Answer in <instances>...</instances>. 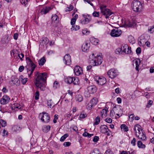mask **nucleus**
<instances>
[{"mask_svg":"<svg viewBox=\"0 0 154 154\" xmlns=\"http://www.w3.org/2000/svg\"><path fill=\"white\" fill-rule=\"evenodd\" d=\"M90 63L94 66H98L100 65L103 59L101 56L96 53H93L89 56Z\"/></svg>","mask_w":154,"mask_h":154,"instance_id":"obj_2","label":"nucleus"},{"mask_svg":"<svg viewBox=\"0 0 154 154\" xmlns=\"http://www.w3.org/2000/svg\"><path fill=\"white\" fill-rule=\"evenodd\" d=\"M63 60L65 61V64L69 65L71 64V57L69 54H66L63 57Z\"/></svg>","mask_w":154,"mask_h":154,"instance_id":"obj_16","label":"nucleus"},{"mask_svg":"<svg viewBox=\"0 0 154 154\" xmlns=\"http://www.w3.org/2000/svg\"><path fill=\"white\" fill-rule=\"evenodd\" d=\"M9 83L11 86H14V85L18 86L20 85V81L18 78L14 77L12 78L11 81H9Z\"/></svg>","mask_w":154,"mask_h":154,"instance_id":"obj_13","label":"nucleus"},{"mask_svg":"<svg viewBox=\"0 0 154 154\" xmlns=\"http://www.w3.org/2000/svg\"><path fill=\"white\" fill-rule=\"evenodd\" d=\"M72 83L74 85H79V79L77 77H74Z\"/></svg>","mask_w":154,"mask_h":154,"instance_id":"obj_35","label":"nucleus"},{"mask_svg":"<svg viewBox=\"0 0 154 154\" xmlns=\"http://www.w3.org/2000/svg\"><path fill=\"white\" fill-rule=\"evenodd\" d=\"M146 42V40L144 38H141L140 41L139 42V44L140 46H143L145 44Z\"/></svg>","mask_w":154,"mask_h":154,"instance_id":"obj_37","label":"nucleus"},{"mask_svg":"<svg viewBox=\"0 0 154 154\" xmlns=\"http://www.w3.org/2000/svg\"><path fill=\"white\" fill-rule=\"evenodd\" d=\"M58 118V115L55 114L54 116V119L53 120V122L54 123H55L57 122V119Z\"/></svg>","mask_w":154,"mask_h":154,"instance_id":"obj_54","label":"nucleus"},{"mask_svg":"<svg viewBox=\"0 0 154 154\" xmlns=\"http://www.w3.org/2000/svg\"><path fill=\"white\" fill-rule=\"evenodd\" d=\"M148 31L151 33H153L154 32V26H151L150 29H148Z\"/></svg>","mask_w":154,"mask_h":154,"instance_id":"obj_52","label":"nucleus"},{"mask_svg":"<svg viewBox=\"0 0 154 154\" xmlns=\"http://www.w3.org/2000/svg\"><path fill=\"white\" fill-rule=\"evenodd\" d=\"M153 102L151 100H149L148 101V103H147V104L146 105V107L147 108H149L151 106V105L152 104Z\"/></svg>","mask_w":154,"mask_h":154,"instance_id":"obj_49","label":"nucleus"},{"mask_svg":"<svg viewBox=\"0 0 154 154\" xmlns=\"http://www.w3.org/2000/svg\"><path fill=\"white\" fill-rule=\"evenodd\" d=\"M84 19L80 20V22L82 24H85L89 23L91 20V16L87 14H83Z\"/></svg>","mask_w":154,"mask_h":154,"instance_id":"obj_8","label":"nucleus"},{"mask_svg":"<svg viewBox=\"0 0 154 154\" xmlns=\"http://www.w3.org/2000/svg\"><path fill=\"white\" fill-rule=\"evenodd\" d=\"M99 12L96 11H94L92 14L93 16L94 17H98L99 16Z\"/></svg>","mask_w":154,"mask_h":154,"instance_id":"obj_44","label":"nucleus"},{"mask_svg":"<svg viewBox=\"0 0 154 154\" xmlns=\"http://www.w3.org/2000/svg\"><path fill=\"white\" fill-rule=\"evenodd\" d=\"M89 33V32L86 30H84L82 31V33L85 35H87Z\"/></svg>","mask_w":154,"mask_h":154,"instance_id":"obj_62","label":"nucleus"},{"mask_svg":"<svg viewBox=\"0 0 154 154\" xmlns=\"http://www.w3.org/2000/svg\"><path fill=\"white\" fill-rule=\"evenodd\" d=\"M87 91L85 93V97H90V94H93L96 91V88L94 85L90 86L87 88Z\"/></svg>","mask_w":154,"mask_h":154,"instance_id":"obj_7","label":"nucleus"},{"mask_svg":"<svg viewBox=\"0 0 154 154\" xmlns=\"http://www.w3.org/2000/svg\"><path fill=\"white\" fill-rule=\"evenodd\" d=\"M115 109H116V107L115 106L113 108V110L110 111V116L111 118L113 117L114 116V114L115 113L114 110H115Z\"/></svg>","mask_w":154,"mask_h":154,"instance_id":"obj_43","label":"nucleus"},{"mask_svg":"<svg viewBox=\"0 0 154 154\" xmlns=\"http://www.w3.org/2000/svg\"><path fill=\"white\" fill-rule=\"evenodd\" d=\"M26 60L27 64V66H26V68L27 69V72L28 73V77H30L31 75L33 73L36 66L29 57H26Z\"/></svg>","mask_w":154,"mask_h":154,"instance_id":"obj_3","label":"nucleus"},{"mask_svg":"<svg viewBox=\"0 0 154 154\" xmlns=\"http://www.w3.org/2000/svg\"><path fill=\"white\" fill-rule=\"evenodd\" d=\"M69 136L68 134H65L63 136L61 137L60 140L61 142L65 140L67 137Z\"/></svg>","mask_w":154,"mask_h":154,"instance_id":"obj_38","label":"nucleus"},{"mask_svg":"<svg viewBox=\"0 0 154 154\" xmlns=\"http://www.w3.org/2000/svg\"><path fill=\"white\" fill-rule=\"evenodd\" d=\"M20 79L21 80L22 84H25L27 81V78H24L23 75H21L20 76Z\"/></svg>","mask_w":154,"mask_h":154,"instance_id":"obj_30","label":"nucleus"},{"mask_svg":"<svg viewBox=\"0 0 154 154\" xmlns=\"http://www.w3.org/2000/svg\"><path fill=\"white\" fill-rule=\"evenodd\" d=\"M99 139V137L98 136H95L94 137L93 140V142H96L98 141Z\"/></svg>","mask_w":154,"mask_h":154,"instance_id":"obj_56","label":"nucleus"},{"mask_svg":"<svg viewBox=\"0 0 154 154\" xmlns=\"http://www.w3.org/2000/svg\"><path fill=\"white\" fill-rule=\"evenodd\" d=\"M73 77L68 76L65 79V81L67 83L71 84L73 82Z\"/></svg>","mask_w":154,"mask_h":154,"instance_id":"obj_25","label":"nucleus"},{"mask_svg":"<svg viewBox=\"0 0 154 154\" xmlns=\"http://www.w3.org/2000/svg\"><path fill=\"white\" fill-rule=\"evenodd\" d=\"M121 128L122 130L124 131H127L128 130V127L125 124H122L121 126Z\"/></svg>","mask_w":154,"mask_h":154,"instance_id":"obj_34","label":"nucleus"},{"mask_svg":"<svg viewBox=\"0 0 154 154\" xmlns=\"http://www.w3.org/2000/svg\"><path fill=\"white\" fill-rule=\"evenodd\" d=\"M5 26V22L3 20L0 22V28H2Z\"/></svg>","mask_w":154,"mask_h":154,"instance_id":"obj_46","label":"nucleus"},{"mask_svg":"<svg viewBox=\"0 0 154 154\" xmlns=\"http://www.w3.org/2000/svg\"><path fill=\"white\" fill-rule=\"evenodd\" d=\"M39 92L38 91H37L35 93V100H38L39 99Z\"/></svg>","mask_w":154,"mask_h":154,"instance_id":"obj_53","label":"nucleus"},{"mask_svg":"<svg viewBox=\"0 0 154 154\" xmlns=\"http://www.w3.org/2000/svg\"><path fill=\"white\" fill-rule=\"evenodd\" d=\"M0 123L2 127H5L6 126L7 123L5 121L1 119L0 120Z\"/></svg>","mask_w":154,"mask_h":154,"instance_id":"obj_42","label":"nucleus"},{"mask_svg":"<svg viewBox=\"0 0 154 154\" xmlns=\"http://www.w3.org/2000/svg\"><path fill=\"white\" fill-rule=\"evenodd\" d=\"M9 100L10 98L7 96H4L0 100V103L2 104H6L8 103Z\"/></svg>","mask_w":154,"mask_h":154,"instance_id":"obj_19","label":"nucleus"},{"mask_svg":"<svg viewBox=\"0 0 154 154\" xmlns=\"http://www.w3.org/2000/svg\"><path fill=\"white\" fill-rule=\"evenodd\" d=\"M28 0H20V2L21 3L24 5L25 6H26L27 4Z\"/></svg>","mask_w":154,"mask_h":154,"instance_id":"obj_45","label":"nucleus"},{"mask_svg":"<svg viewBox=\"0 0 154 154\" xmlns=\"http://www.w3.org/2000/svg\"><path fill=\"white\" fill-rule=\"evenodd\" d=\"M24 69V67L23 66H21L19 68V71L20 72H22L23 71Z\"/></svg>","mask_w":154,"mask_h":154,"instance_id":"obj_64","label":"nucleus"},{"mask_svg":"<svg viewBox=\"0 0 154 154\" xmlns=\"http://www.w3.org/2000/svg\"><path fill=\"white\" fill-rule=\"evenodd\" d=\"M115 53L117 54H123V48H122V46L121 48H118L116 49L115 51Z\"/></svg>","mask_w":154,"mask_h":154,"instance_id":"obj_29","label":"nucleus"},{"mask_svg":"<svg viewBox=\"0 0 154 154\" xmlns=\"http://www.w3.org/2000/svg\"><path fill=\"white\" fill-rule=\"evenodd\" d=\"M60 85L59 83L57 81H55L54 83V88L56 89L59 87Z\"/></svg>","mask_w":154,"mask_h":154,"instance_id":"obj_41","label":"nucleus"},{"mask_svg":"<svg viewBox=\"0 0 154 154\" xmlns=\"http://www.w3.org/2000/svg\"><path fill=\"white\" fill-rule=\"evenodd\" d=\"M90 103L92 104L94 106L97 104V99L96 98H94L91 100Z\"/></svg>","mask_w":154,"mask_h":154,"instance_id":"obj_32","label":"nucleus"},{"mask_svg":"<svg viewBox=\"0 0 154 154\" xmlns=\"http://www.w3.org/2000/svg\"><path fill=\"white\" fill-rule=\"evenodd\" d=\"M90 47V44L86 42L82 45L81 47L82 50L84 52H87L89 51Z\"/></svg>","mask_w":154,"mask_h":154,"instance_id":"obj_17","label":"nucleus"},{"mask_svg":"<svg viewBox=\"0 0 154 154\" xmlns=\"http://www.w3.org/2000/svg\"><path fill=\"white\" fill-rule=\"evenodd\" d=\"M93 106H94L92 104L90 103H89L87 105L86 108L90 110L92 108Z\"/></svg>","mask_w":154,"mask_h":154,"instance_id":"obj_47","label":"nucleus"},{"mask_svg":"<svg viewBox=\"0 0 154 154\" xmlns=\"http://www.w3.org/2000/svg\"><path fill=\"white\" fill-rule=\"evenodd\" d=\"M80 29V26L77 25L72 26L71 28L72 31L75 30L76 31L79 30Z\"/></svg>","mask_w":154,"mask_h":154,"instance_id":"obj_39","label":"nucleus"},{"mask_svg":"<svg viewBox=\"0 0 154 154\" xmlns=\"http://www.w3.org/2000/svg\"><path fill=\"white\" fill-rule=\"evenodd\" d=\"M107 111L108 109L106 107L100 112V114L102 117H105L106 116Z\"/></svg>","mask_w":154,"mask_h":154,"instance_id":"obj_23","label":"nucleus"},{"mask_svg":"<svg viewBox=\"0 0 154 154\" xmlns=\"http://www.w3.org/2000/svg\"><path fill=\"white\" fill-rule=\"evenodd\" d=\"M137 146L139 148H145V145L143 144L142 142L140 141H138L137 142Z\"/></svg>","mask_w":154,"mask_h":154,"instance_id":"obj_31","label":"nucleus"},{"mask_svg":"<svg viewBox=\"0 0 154 154\" xmlns=\"http://www.w3.org/2000/svg\"><path fill=\"white\" fill-rule=\"evenodd\" d=\"M51 126L49 125H44L42 127L43 131L45 133H47L50 130Z\"/></svg>","mask_w":154,"mask_h":154,"instance_id":"obj_27","label":"nucleus"},{"mask_svg":"<svg viewBox=\"0 0 154 154\" xmlns=\"http://www.w3.org/2000/svg\"><path fill=\"white\" fill-rule=\"evenodd\" d=\"M90 40L91 42L93 44L95 45H97L98 43V40L93 37H91L90 38Z\"/></svg>","mask_w":154,"mask_h":154,"instance_id":"obj_24","label":"nucleus"},{"mask_svg":"<svg viewBox=\"0 0 154 154\" xmlns=\"http://www.w3.org/2000/svg\"><path fill=\"white\" fill-rule=\"evenodd\" d=\"M120 154H130V153L129 151H123L121 152Z\"/></svg>","mask_w":154,"mask_h":154,"instance_id":"obj_59","label":"nucleus"},{"mask_svg":"<svg viewBox=\"0 0 154 154\" xmlns=\"http://www.w3.org/2000/svg\"><path fill=\"white\" fill-rule=\"evenodd\" d=\"M52 23L54 22L57 23L59 21L58 16L56 14H53L51 17Z\"/></svg>","mask_w":154,"mask_h":154,"instance_id":"obj_22","label":"nucleus"},{"mask_svg":"<svg viewBox=\"0 0 154 154\" xmlns=\"http://www.w3.org/2000/svg\"><path fill=\"white\" fill-rule=\"evenodd\" d=\"M100 117L99 116H97V117L95 119V122H94V125H98L99 124V122L100 121Z\"/></svg>","mask_w":154,"mask_h":154,"instance_id":"obj_40","label":"nucleus"},{"mask_svg":"<svg viewBox=\"0 0 154 154\" xmlns=\"http://www.w3.org/2000/svg\"><path fill=\"white\" fill-rule=\"evenodd\" d=\"M52 101L51 100H50L47 101V105L50 108H51L52 106Z\"/></svg>","mask_w":154,"mask_h":154,"instance_id":"obj_48","label":"nucleus"},{"mask_svg":"<svg viewBox=\"0 0 154 154\" xmlns=\"http://www.w3.org/2000/svg\"><path fill=\"white\" fill-rule=\"evenodd\" d=\"M38 118L42 122L45 123H48L50 120L49 115L48 113L45 112L40 113L39 115Z\"/></svg>","mask_w":154,"mask_h":154,"instance_id":"obj_5","label":"nucleus"},{"mask_svg":"<svg viewBox=\"0 0 154 154\" xmlns=\"http://www.w3.org/2000/svg\"><path fill=\"white\" fill-rule=\"evenodd\" d=\"M75 99L76 101L80 102L83 100V98L81 95L78 94L76 95Z\"/></svg>","mask_w":154,"mask_h":154,"instance_id":"obj_33","label":"nucleus"},{"mask_svg":"<svg viewBox=\"0 0 154 154\" xmlns=\"http://www.w3.org/2000/svg\"><path fill=\"white\" fill-rule=\"evenodd\" d=\"M131 8L134 11L138 12L141 11L142 6L140 2L137 0H134L132 3Z\"/></svg>","mask_w":154,"mask_h":154,"instance_id":"obj_4","label":"nucleus"},{"mask_svg":"<svg viewBox=\"0 0 154 154\" xmlns=\"http://www.w3.org/2000/svg\"><path fill=\"white\" fill-rule=\"evenodd\" d=\"M100 132L103 134L110 136L111 131L109 130L107 127L105 125H102L100 126Z\"/></svg>","mask_w":154,"mask_h":154,"instance_id":"obj_11","label":"nucleus"},{"mask_svg":"<svg viewBox=\"0 0 154 154\" xmlns=\"http://www.w3.org/2000/svg\"><path fill=\"white\" fill-rule=\"evenodd\" d=\"M136 140L135 138H134L133 140L131 141V143L133 146H135L136 145Z\"/></svg>","mask_w":154,"mask_h":154,"instance_id":"obj_50","label":"nucleus"},{"mask_svg":"<svg viewBox=\"0 0 154 154\" xmlns=\"http://www.w3.org/2000/svg\"><path fill=\"white\" fill-rule=\"evenodd\" d=\"M97 83L100 85H103L106 82V80L104 77H96L95 79Z\"/></svg>","mask_w":154,"mask_h":154,"instance_id":"obj_14","label":"nucleus"},{"mask_svg":"<svg viewBox=\"0 0 154 154\" xmlns=\"http://www.w3.org/2000/svg\"><path fill=\"white\" fill-rule=\"evenodd\" d=\"M17 56H18L21 60H23L22 58L24 57V55L23 54L21 53L20 54H18Z\"/></svg>","mask_w":154,"mask_h":154,"instance_id":"obj_51","label":"nucleus"},{"mask_svg":"<svg viewBox=\"0 0 154 154\" xmlns=\"http://www.w3.org/2000/svg\"><path fill=\"white\" fill-rule=\"evenodd\" d=\"M76 21V20L72 18L71 21V25L73 26L75 23Z\"/></svg>","mask_w":154,"mask_h":154,"instance_id":"obj_61","label":"nucleus"},{"mask_svg":"<svg viewBox=\"0 0 154 154\" xmlns=\"http://www.w3.org/2000/svg\"><path fill=\"white\" fill-rule=\"evenodd\" d=\"M141 49L140 47H138L137 48L136 50V53L137 54H139L141 53Z\"/></svg>","mask_w":154,"mask_h":154,"instance_id":"obj_55","label":"nucleus"},{"mask_svg":"<svg viewBox=\"0 0 154 154\" xmlns=\"http://www.w3.org/2000/svg\"><path fill=\"white\" fill-rule=\"evenodd\" d=\"M46 60L45 57H42L38 61V64L39 66H42L46 62Z\"/></svg>","mask_w":154,"mask_h":154,"instance_id":"obj_26","label":"nucleus"},{"mask_svg":"<svg viewBox=\"0 0 154 154\" xmlns=\"http://www.w3.org/2000/svg\"><path fill=\"white\" fill-rule=\"evenodd\" d=\"M71 144V143L70 142H65L63 143V145L66 146H69Z\"/></svg>","mask_w":154,"mask_h":154,"instance_id":"obj_60","label":"nucleus"},{"mask_svg":"<svg viewBox=\"0 0 154 154\" xmlns=\"http://www.w3.org/2000/svg\"><path fill=\"white\" fill-rule=\"evenodd\" d=\"M122 30L120 29L116 28L112 30L110 35L112 37H119L122 34Z\"/></svg>","mask_w":154,"mask_h":154,"instance_id":"obj_10","label":"nucleus"},{"mask_svg":"<svg viewBox=\"0 0 154 154\" xmlns=\"http://www.w3.org/2000/svg\"><path fill=\"white\" fill-rule=\"evenodd\" d=\"M1 41L3 44L7 43L8 42V35L4 36L2 38Z\"/></svg>","mask_w":154,"mask_h":154,"instance_id":"obj_28","label":"nucleus"},{"mask_svg":"<svg viewBox=\"0 0 154 154\" xmlns=\"http://www.w3.org/2000/svg\"><path fill=\"white\" fill-rule=\"evenodd\" d=\"M105 121L108 123H111L112 122V119L110 118H107L105 119Z\"/></svg>","mask_w":154,"mask_h":154,"instance_id":"obj_58","label":"nucleus"},{"mask_svg":"<svg viewBox=\"0 0 154 154\" xmlns=\"http://www.w3.org/2000/svg\"><path fill=\"white\" fill-rule=\"evenodd\" d=\"M73 8V6L72 5H70L69 7L67 9V11H72Z\"/></svg>","mask_w":154,"mask_h":154,"instance_id":"obj_63","label":"nucleus"},{"mask_svg":"<svg viewBox=\"0 0 154 154\" xmlns=\"http://www.w3.org/2000/svg\"><path fill=\"white\" fill-rule=\"evenodd\" d=\"M106 5H102L100 6V8L101 12L105 16L106 18L107 19L112 14V12L109 9L106 8Z\"/></svg>","mask_w":154,"mask_h":154,"instance_id":"obj_6","label":"nucleus"},{"mask_svg":"<svg viewBox=\"0 0 154 154\" xmlns=\"http://www.w3.org/2000/svg\"><path fill=\"white\" fill-rule=\"evenodd\" d=\"M139 139H140L143 141L145 140L146 139V136L145 134H144L143 133L137 137Z\"/></svg>","mask_w":154,"mask_h":154,"instance_id":"obj_36","label":"nucleus"},{"mask_svg":"<svg viewBox=\"0 0 154 154\" xmlns=\"http://www.w3.org/2000/svg\"><path fill=\"white\" fill-rule=\"evenodd\" d=\"M108 76L111 79L115 78L118 75V71L114 69L109 70L107 72Z\"/></svg>","mask_w":154,"mask_h":154,"instance_id":"obj_9","label":"nucleus"},{"mask_svg":"<svg viewBox=\"0 0 154 154\" xmlns=\"http://www.w3.org/2000/svg\"><path fill=\"white\" fill-rule=\"evenodd\" d=\"M51 7H46L43 8L41 10V13L42 14H45L48 13L49 11L52 9Z\"/></svg>","mask_w":154,"mask_h":154,"instance_id":"obj_21","label":"nucleus"},{"mask_svg":"<svg viewBox=\"0 0 154 154\" xmlns=\"http://www.w3.org/2000/svg\"><path fill=\"white\" fill-rule=\"evenodd\" d=\"M122 48H123V54H129L131 53V48L129 47L127 45L125 44L122 45Z\"/></svg>","mask_w":154,"mask_h":154,"instance_id":"obj_12","label":"nucleus"},{"mask_svg":"<svg viewBox=\"0 0 154 154\" xmlns=\"http://www.w3.org/2000/svg\"><path fill=\"white\" fill-rule=\"evenodd\" d=\"M125 24L126 27L128 26V27H131L133 26V24H132V23L130 22H128Z\"/></svg>","mask_w":154,"mask_h":154,"instance_id":"obj_57","label":"nucleus"},{"mask_svg":"<svg viewBox=\"0 0 154 154\" xmlns=\"http://www.w3.org/2000/svg\"><path fill=\"white\" fill-rule=\"evenodd\" d=\"M35 86L38 89L44 90L45 88L43 85L47 79V74L45 72L40 73L38 72H35Z\"/></svg>","mask_w":154,"mask_h":154,"instance_id":"obj_1","label":"nucleus"},{"mask_svg":"<svg viewBox=\"0 0 154 154\" xmlns=\"http://www.w3.org/2000/svg\"><path fill=\"white\" fill-rule=\"evenodd\" d=\"M74 71L75 74L76 75H80L83 73L82 68L80 66H78L75 67Z\"/></svg>","mask_w":154,"mask_h":154,"instance_id":"obj_15","label":"nucleus"},{"mask_svg":"<svg viewBox=\"0 0 154 154\" xmlns=\"http://www.w3.org/2000/svg\"><path fill=\"white\" fill-rule=\"evenodd\" d=\"M40 41V45L42 46L46 45L49 42V40L47 37L43 38Z\"/></svg>","mask_w":154,"mask_h":154,"instance_id":"obj_20","label":"nucleus"},{"mask_svg":"<svg viewBox=\"0 0 154 154\" xmlns=\"http://www.w3.org/2000/svg\"><path fill=\"white\" fill-rule=\"evenodd\" d=\"M140 125H135L134 128V130L135 133V135L137 137H139V136L141 134V129L139 127Z\"/></svg>","mask_w":154,"mask_h":154,"instance_id":"obj_18","label":"nucleus"}]
</instances>
